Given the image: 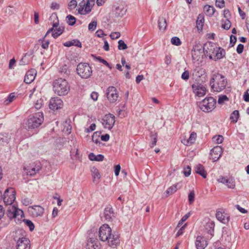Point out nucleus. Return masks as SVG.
Segmentation results:
<instances>
[{
    "label": "nucleus",
    "mask_w": 249,
    "mask_h": 249,
    "mask_svg": "<svg viewBox=\"0 0 249 249\" xmlns=\"http://www.w3.org/2000/svg\"><path fill=\"white\" fill-rule=\"evenodd\" d=\"M158 27L160 31H165L166 29L167 23L165 18L160 17L158 20Z\"/></svg>",
    "instance_id": "29"
},
{
    "label": "nucleus",
    "mask_w": 249,
    "mask_h": 249,
    "mask_svg": "<svg viewBox=\"0 0 249 249\" xmlns=\"http://www.w3.org/2000/svg\"><path fill=\"white\" fill-rule=\"evenodd\" d=\"M76 71L78 74L82 78H89L92 74L91 68L88 63H81L77 67Z\"/></svg>",
    "instance_id": "7"
},
{
    "label": "nucleus",
    "mask_w": 249,
    "mask_h": 249,
    "mask_svg": "<svg viewBox=\"0 0 249 249\" xmlns=\"http://www.w3.org/2000/svg\"><path fill=\"white\" fill-rule=\"evenodd\" d=\"M189 78L188 71H185L181 74V78L184 80H187Z\"/></svg>",
    "instance_id": "59"
},
{
    "label": "nucleus",
    "mask_w": 249,
    "mask_h": 249,
    "mask_svg": "<svg viewBox=\"0 0 249 249\" xmlns=\"http://www.w3.org/2000/svg\"><path fill=\"white\" fill-rule=\"evenodd\" d=\"M89 158L90 160L92 161H101L104 160V156L101 154L95 155L94 154V153H90L89 155Z\"/></svg>",
    "instance_id": "30"
},
{
    "label": "nucleus",
    "mask_w": 249,
    "mask_h": 249,
    "mask_svg": "<svg viewBox=\"0 0 249 249\" xmlns=\"http://www.w3.org/2000/svg\"><path fill=\"white\" fill-rule=\"evenodd\" d=\"M92 56L94 57L96 60H98L100 62L103 63L105 66L107 67L110 70H111L112 69V66L110 64H109L106 60L102 58L101 56H96L93 54L92 55Z\"/></svg>",
    "instance_id": "36"
},
{
    "label": "nucleus",
    "mask_w": 249,
    "mask_h": 249,
    "mask_svg": "<svg viewBox=\"0 0 249 249\" xmlns=\"http://www.w3.org/2000/svg\"><path fill=\"white\" fill-rule=\"evenodd\" d=\"M29 211L33 217H38L43 215L44 209L39 205H34L29 207Z\"/></svg>",
    "instance_id": "17"
},
{
    "label": "nucleus",
    "mask_w": 249,
    "mask_h": 249,
    "mask_svg": "<svg viewBox=\"0 0 249 249\" xmlns=\"http://www.w3.org/2000/svg\"><path fill=\"white\" fill-rule=\"evenodd\" d=\"M214 223L213 221H209L205 226V230L207 233L213 236L214 233Z\"/></svg>",
    "instance_id": "24"
},
{
    "label": "nucleus",
    "mask_w": 249,
    "mask_h": 249,
    "mask_svg": "<svg viewBox=\"0 0 249 249\" xmlns=\"http://www.w3.org/2000/svg\"><path fill=\"white\" fill-rule=\"evenodd\" d=\"M44 40V39H43V38L42 39H39V41H41L42 42V45H41L42 47L44 49H47L49 47V45L50 42L49 40H47V41H44L45 42H43Z\"/></svg>",
    "instance_id": "57"
},
{
    "label": "nucleus",
    "mask_w": 249,
    "mask_h": 249,
    "mask_svg": "<svg viewBox=\"0 0 249 249\" xmlns=\"http://www.w3.org/2000/svg\"><path fill=\"white\" fill-rule=\"evenodd\" d=\"M42 168V166L39 162H34L29 166L24 167V170L27 175L33 176L36 175Z\"/></svg>",
    "instance_id": "10"
},
{
    "label": "nucleus",
    "mask_w": 249,
    "mask_h": 249,
    "mask_svg": "<svg viewBox=\"0 0 249 249\" xmlns=\"http://www.w3.org/2000/svg\"><path fill=\"white\" fill-rule=\"evenodd\" d=\"M36 74V71L34 69H31L26 72L24 81L27 84H30L35 80Z\"/></svg>",
    "instance_id": "19"
},
{
    "label": "nucleus",
    "mask_w": 249,
    "mask_h": 249,
    "mask_svg": "<svg viewBox=\"0 0 249 249\" xmlns=\"http://www.w3.org/2000/svg\"><path fill=\"white\" fill-rule=\"evenodd\" d=\"M181 187L180 183H178L171 187H170L166 191V193L168 195H171L176 192L177 190L180 189Z\"/></svg>",
    "instance_id": "31"
},
{
    "label": "nucleus",
    "mask_w": 249,
    "mask_h": 249,
    "mask_svg": "<svg viewBox=\"0 0 249 249\" xmlns=\"http://www.w3.org/2000/svg\"><path fill=\"white\" fill-rule=\"evenodd\" d=\"M64 28L63 26H59L53 32L52 36L54 38H57L60 36L64 32Z\"/></svg>",
    "instance_id": "33"
},
{
    "label": "nucleus",
    "mask_w": 249,
    "mask_h": 249,
    "mask_svg": "<svg viewBox=\"0 0 249 249\" xmlns=\"http://www.w3.org/2000/svg\"><path fill=\"white\" fill-rule=\"evenodd\" d=\"M203 54H205L204 46H203L199 43L196 44L192 50V56L193 59L198 60L201 56H203Z\"/></svg>",
    "instance_id": "11"
},
{
    "label": "nucleus",
    "mask_w": 249,
    "mask_h": 249,
    "mask_svg": "<svg viewBox=\"0 0 249 249\" xmlns=\"http://www.w3.org/2000/svg\"><path fill=\"white\" fill-rule=\"evenodd\" d=\"M222 154V148L220 146H216L212 148L210 153V159L213 162L217 161Z\"/></svg>",
    "instance_id": "16"
},
{
    "label": "nucleus",
    "mask_w": 249,
    "mask_h": 249,
    "mask_svg": "<svg viewBox=\"0 0 249 249\" xmlns=\"http://www.w3.org/2000/svg\"><path fill=\"white\" fill-rule=\"evenodd\" d=\"M195 192L191 191L188 195V200L190 204H192L195 200Z\"/></svg>",
    "instance_id": "52"
},
{
    "label": "nucleus",
    "mask_w": 249,
    "mask_h": 249,
    "mask_svg": "<svg viewBox=\"0 0 249 249\" xmlns=\"http://www.w3.org/2000/svg\"><path fill=\"white\" fill-rule=\"evenodd\" d=\"M53 88L54 92L59 96L67 95L70 90L68 82L63 78H58L54 81Z\"/></svg>",
    "instance_id": "5"
},
{
    "label": "nucleus",
    "mask_w": 249,
    "mask_h": 249,
    "mask_svg": "<svg viewBox=\"0 0 249 249\" xmlns=\"http://www.w3.org/2000/svg\"><path fill=\"white\" fill-rule=\"evenodd\" d=\"M15 98V92L11 93L7 98V99L4 101V103L6 105H8L11 102H12L14 99Z\"/></svg>",
    "instance_id": "50"
},
{
    "label": "nucleus",
    "mask_w": 249,
    "mask_h": 249,
    "mask_svg": "<svg viewBox=\"0 0 249 249\" xmlns=\"http://www.w3.org/2000/svg\"><path fill=\"white\" fill-rule=\"evenodd\" d=\"M239 117V111L237 110L233 111L231 114L230 120L231 122H233L234 123H236Z\"/></svg>",
    "instance_id": "35"
},
{
    "label": "nucleus",
    "mask_w": 249,
    "mask_h": 249,
    "mask_svg": "<svg viewBox=\"0 0 249 249\" xmlns=\"http://www.w3.org/2000/svg\"><path fill=\"white\" fill-rule=\"evenodd\" d=\"M237 40L236 37L233 35H231L230 36V44H231V47H233L235 44Z\"/></svg>",
    "instance_id": "60"
},
{
    "label": "nucleus",
    "mask_w": 249,
    "mask_h": 249,
    "mask_svg": "<svg viewBox=\"0 0 249 249\" xmlns=\"http://www.w3.org/2000/svg\"><path fill=\"white\" fill-rule=\"evenodd\" d=\"M244 46L243 44H239L237 46V48H236V51H237V53L239 54H241V53H242L243 50H244Z\"/></svg>",
    "instance_id": "62"
},
{
    "label": "nucleus",
    "mask_w": 249,
    "mask_h": 249,
    "mask_svg": "<svg viewBox=\"0 0 249 249\" xmlns=\"http://www.w3.org/2000/svg\"><path fill=\"white\" fill-rule=\"evenodd\" d=\"M19 232L22 237H19L17 241V249H30V241L26 237V232L23 230H20Z\"/></svg>",
    "instance_id": "9"
},
{
    "label": "nucleus",
    "mask_w": 249,
    "mask_h": 249,
    "mask_svg": "<svg viewBox=\"0 0 249 249\" xmlns=\"http://www.w3.org/2000/svg\"><path fill=\"white\" fill-rule=\"evenodd\" d=\"M8 141V138L5 134H0V144L3 145L4 143H7Z\"/></svg>",
    "instance_id": "45"
},
{
    "label": "nucleus",
    "mask_w": 249,
    "mask_h": 249,
    "mask_svg": "<svg viewBox=\"0 0 249 249\" xmlns=\"http://www.w3.org/2000/svg\"><path fill=\"white\" fill-rule=\"evenodd\" d=\"M191 173V168L189 166H187L185 168L183 171V174L185 177H188Z\"/></svg>",
    "instance_id": "56"
},
{
    "label": "nucleus",
    "mask_w": 249,
    "mask_h": 249,
    "mask_svg": "<svg viewBox=\"0 0 249 249\" xmlns=\"http://www.w3.org/2000/svg\"><path fill=\"white\" fill-rule=\"evenodd\" d=\"M67 23L70 26H72L75 24L76 22V18L71 15L66 17Z\"/></svg>",
    "instance_id": "39"
},
{
    "label": "nucleus",
    "mask_w": 249,
    "mask_h": 249,
    "mask_svg": "<svg viewBox=\"0 0 249 249\" xmlns=\"http://www.w3.org/2000/svg\"><path fill=\"white\" fill-rule=\"evenodd\" d=\"M227 84V79L223 75L218 73L213 74L210 81L212 89L216 92H220L225 89Z\"/></svg>",
    "instance_id": "4"
},
{
    "label": "nucleus",
    "mask_w": 249,
    "mask_h": 249,
    "mask_svg": "<svg viewBox=\"0 0 249 249\" xmlns=\"http://www.w3.org/2000/svg\"><path fill=\"white\" fill-rule=\"evenodd\" d=\"M115 116L111 114L106 115L102 120V124L105 128L110 130L115 124Z\"/></svg>",
    "instance_id": "13"
},
{
    "label": "nucleus",
    "mask_w": 249,
    "mask_h": 249,
    "mask_svg": "<svg viewBox=\"0 0 249 249\" xmlns=\"http://www.w3.org/2000/svg\"><path fill=\"white\" fill-rule=\"evenodd\" d=\"M195 168L196 173L199 174L204 178H206L207 174L203 165L199 164Z\"/></svg>",
    "instance_id": "25"
},
{
    "label": "nucleus",
    "mask_w": 249,
    "mask_h": 249,
    "mask_svg": "<svg viewBox=\"0 0 249 249\" xmlns=\"http://www.w3.org/2000/svg\"><path fill=\"white\" fill-rule=\"evenodd\" d=\"M64 46L66 47H71L72 46H76L77 47L81 48L82 47V44L81 42L78 40V39H73L71 41H69L65 42L63 44Z\"/></svg>",
    "instance_id": "26"
},
{
    "label": "nucleus",
    "mask_w": 249,
    "mask_h": 249,
    "mask_svg": "<svg viewBox=\"0 0 249 249\" xmlns=\"http://www.w3.org/2000/svg\"><path fill=\"white\" fill-rule=\"evenodd\" d=\"M196 27L198 30H202L203 29V24L204 23V17L201 15H199L196 21Z\"/></svg>",
    "instance_id": "32"
},
{
    "label": "nucleus",
    "mask_w": 249,
    "mask_h": 249,
    "mask_svg": "<svg viewBox=\"0 0 249 249\" xmlns=\"http://www.w3.org/2000/svg\"><path fill=\"white\" fill-rule=\"evenodd\" d=\"M101 132L99 131L95 132L92 136V141L95 143H100L99 138L100 137Z\"/></svg>",
    "instance_id": "40"
},
{
    "label": "nucleus",
    "mask_w": 249,
    "mask_h": 249,
    "mask_svg": "<svg viewBox=\"0 0 249 249\" xmlns=\"http://www.w3.org/2000/svg\"><path fill=\"white\" fill-rule=\"evenodd\" d=\"M89 249H99L98 245H94L92 243L88 244Z\"/></svg>",
    "instance_id": "64"
},
{
    "label": "nucleus",
    "mask_w": 249,
    "mask_h": 249,
    "mask_svg": "<svg viewBox=\"0 0 249 249\" xmlns=\"http://www.w3.org/2000/svg\"><path fill=\"white\" fill-rule=\"evenodd\" d=\"M225 1L224 0H215V6L219 8L225 7Z\"/></svg>",
    "instance_id": "51"
},
{
    "label": "nucleus",
    "mask_w": 249,
    "mask_h": 249,
    "mask_svg": "<svg viewBox=\"0 0 249 249\" xmlns=\"http://www.w3.org/2000/svg\"><path fill=\"white\" fill-rule=\"evenodd\" d=\"M193 92L198 97H202L205 95L206 92V87L199 83H195L192 85Z\"/></svg>",
    "instance_id": "15"
},
{
    "label": "nucleus",
    "mask_w": 249,
    "mask_h": 249,
    "mask_svg": "<svg viewBox=\"0 0 249 249\" xmlns=\"http://www.w3.org/2000/svg\"><path fill=\"white\" fill-rule=\"evenodd\" d=\"M97 21L95 20L92 21L88 26V29L89 31H94L97 26Z\"/></svg>",
    "instance_id": "49"
},
{
    "label": "nucleus",
    "mask_w": 249,
    "mask_h": 249,
    "mask_svg": "<svg viewBox=\"0 0 249 249\" xmlns=\"http://www.w3.org/2000/svg\"><path fill=\"white\" fill-rule=\"evenodd\" d=\"M186 226L187 224L186 223L178 230V231L177 232L176 235V237H178L179 236L182 235L183 233L184 229L186 228Z\"/></svg>",
    "instance_id": "55"
},
{
    "label": "nucleus",
    "mask_w": 249,
    "mask_h": 249,
    "mask_svg": "<svg viewBox=\"0 0 249 249\" xmlns=\"http://www.w3.org/2000/svg\"><path fill=\"white\" fill-rule=\"evenodd\" d=\"M204 10L206 14L210 17L213 16L216 11L213 6L209 5H205L204 7Z\"/></svg>",
    "instance_id": "27"
},
{
    "label": "nucleus",
    "mask_w": 249,
    "mask_h": 249,
    "mask_svg": "<svg viewBox=\"0 0 249 249\" xmlns=\"http://www.w3.org/2000/svg\"><path fill=\"white\" fill-rule=\"evenodd\" d=\"M94 5L91 4L89 0H87L86 1L85 0H82L81 2L79 3V6H84L85 7V14L89 13L91 11V9L92 6Z\"/></svg>",
    "instance_id": "23"
},
{
    "label": "nucleus",
    "mask_w": 249,
    "mask_h": 249,
    "mask_svg": "<svg viewBox=\"0 0 249 249\" xmlns=\"http://www.w3.org/2000/svg\"><path fill=\"white\" fill-rule=\"evenodd\" d=\"M31 60V55L26 53L20 60L19 65H24L28 64L30 62Z\"/></svg>",
    "instance_id": "34"
},
{
    "label": "nucleus",
    "mask_w": 249,
    "mask_h": 249,
    "mask_svg": "<svg viewBox=\"0 0 249 249\" xmlns=\"http://www.w3.org/2000/svg\"><path fill=\"white\" fill-rule=\"evenodd\" d=\"M196 133L193 132L190 134V136L189 138V139L187 140V145L189 144H193L195 142L196 139Z\"/></svg>",
    "instance_id": "41"
},
{
    "label": "nucleus",
    "mask_w": 249,
    "mask_h": 249,
    "mask_svg": "<svg viewBox=\"0 0 249 249\" xmlns=\"http://www.w3.org/2000/svg\"><path fill=\"white\" fill-rule=\"evenodd\" d=\"M217 219L223 224H227L230 220V216L229 214L225 212L218 211L216 213Z\"/></svg>",
    "instance_id": "21"
},
{
    "label": "nucleus",
    "mask_w": 249,
    "mask_h": 249,
    "mask_svg": "<svg viewBox=\"0 0 249 249\" xmlns=\"http://www.w3.org/2000/svg\"><path fill=\"white\" fill-rule=\"evenodd\" d=\"M44 120L43 114L42 112H37L29 116L26 121L25 128L26 129H32L39 127Z\"/></svg>",
    "instance_id": "6"
},
{
    "label": "nucleus",
    "mask_w": 249,
    "mask_h": 249,
    "mask_svg": "<svg viewBox=\"0 0 249 249\" xmlns=\"http://www.w3.org/2000/svg\"><path fill=\"white\" fill-rule=\"evenodd\" d=\"M190 216V213H188L185 215H184L182 217L181 220L179 221V222L178 223L177 228H179V227H180L182 225V224H183V223L184 222H185L189 218V217Z\"/></svg>",
    "instance_id": "44"
},
{
    "label": "nucleus",
    "mask_w": 249,
    "mask_h": 249,
    "mask_svg": "<svg viewBox=\"0 0 249 249\" xmlns=\"http://www.w3.org/2000/svg\"><path fill=\"white\" fill-rule=\"evenodd\" d=\"M195 245L197 249H204L208 245L207 241L205 237L198 236L196 237Z\"/></svg>",
    "instance_id": "20"
},
{
    "label": "nucleus",
    "mask_w": 249,
    "mask_h": 249,
    "mask_svg": "<svg viewBox=\"0 0 249 249\" xmlns=\"http://www.w3.org/2000/svg\"><path fill=\"white\" fill-rule=\"evenodd\" d=\"M205 55L209 56L210 59L215 61L223 58L225 54L223 49L217 47L214 43L209 42L204 45Z\"/></svg>",
    "instance_id": "3"
},
{
    "label": "nucleus",
    "mask_w": 249,
    "mask_h": 249,
    "mask_svg": "<svg viewBox=\"0 0 249 249\" xmlns=\"http://www.w3.org/2000/svg\"><path fill=\"white\" fill-rule=\"evenodd\" d=\"M3 202L6 205H9L7 210V214L10 219L16 218V190L14 188H10L5 190L3 196Z\"/></svg>",
    "instance_id": "1"
},
{
    "label": "nucleus",
    "mask_w": 249,
    "mask_h": 249,
    "mask_svg": "<svg viewBox=\"0 0 249 249\" xmlns=\"http://www.w3.org/2000/svg\"><path fill=\"white\" fill-rule=\"evenodd\" d=\"M217 181L226 185L229 188L233 189L235 186V182L232 178L228 179L223 176H221L217 179Z\"/></svg>",
    "instance_id": "22"
},
{
    "label": "nucleus",
    "mask_w": 249,
    "mask_h": 249,
    "mask_svg": "<svg viewBox=\"0 0 249 249\" xmlns=\"http://www.w3.org/2000/svg\"><path fill=\"white\" fill-rule=\"evenodd\" d=\"M222 25L221 27L226 30H228L231 27V22L230 21L229 19H226L225 20H222Z\"/></svg>",
    "instance_id": "38"
},
{
    "label": "nucleus",
    "mask_w": 249,
    "mask_h": 249,
    "mask_svg": "<svg viewBox=\"0 0 249 249\" xmlns=\"http://www.w3.org/2000/svg\"><path fill=\"white\" fill-rule=\"evenodd\" d=\"M121 36L119 32H113L111 33L110 37L112 39H115L118 38Z\"/></svg>",
    "instance_id": "58"
},
{
    "label": "nucleus",
    "mask_w": 249,
    "mask_h": 249,
    "mask_svg": "<svg viewBox=\"0 0 249 249\" xmlns=\"http://www.w3.org/2000/svg\"><path fill=\"white\" fill-rule=\"evenodd\" d=\"M23 222H24L25 224L28 226L30 231H33L35 229V225L34 223L30 220L23 219Z\"/></svg>",
    "instance_id": "42"
},
{
    "label": "nucleus",
    "mask_w": 249,
    "mask_h": 249,
    "mask_svg": "<svg viewBox=\"0 0 249 249\" xmlns=\"http://www.w3.org/2000/svg\"><path fill=\"white\" fill-rule=\"evenodd\" d=\"M90 97L93 101H97L98 97V93L93 91L91 93Z\"/></svg>",
    "instance_id": "63"
},
{
    "label": "nucleus",
    "mask_w": 249,
    "mask_h": 249,
    "mask_svg": "<svg viewBox=\"0 0 249 249\" xmlns=\"http://www.w3.org/2000/svg\"><path fill=\"white\" fill-rule=\"evenodd\" d=\"M150 137L151 140L150 147L152 148L156 145L158 136L157 133H155L154 134H151Z\"/></svg>",
    "instance_id": "43"
},
{
    "label": "nucleus",
    "mask_w": 249,
    "mask_h": 249,
    "mask_svg": "<svg viewBox=\"0 0 249 249\" xmlns=\"http://www.w3.org/2000/svg\"><path fill=\"white\" fill-rule=\"evenodd\" d=\"M107 99L110 103H115L118 98V92L117 89L113 86L109 87L106 92Z\"/></svg>",
    "instance_id": "12"
},
{
    "label": "nucleus",
    "mask_w": 249,
    "mask_h": 249,
    "mask_svg": "<svg viewBox=\"0 0 249 249\" xmlns=\"http://www.w3.org/2000/svg\"><path fill=\"white\" fill-rule=\"evenodd\" d=\"M63 130L67 132L68 134H70L71 132V126L68 124L66 123L64 125Z\"/></svg>",
    "instance_id": "61"
},
{
    "label": "nucleus",
    "mask_w": 249,
    "mask_h": 249,
    "mask_svg": "<svg viewBox=\"0 0 249 249\" xmlns=\"http://www.w3.org/2000/svg\"><path fill=\"white\" fill-rule=\"evenodd\" d=\"M91 172L93 182H97L98 180H96V178L98 180L101 178V176L100 175L98 170L96 167H92L91 168Z\"/></svg>",
    "instance_id": "28"
},
{
    "label": "nucleus",
    "mask_w": 249,
    "mask_h": 249,
    "mask_svg": "<svg viewBox=\"0 0 249 249\" xmlns=\"http://www.w3.org/2000/svg\"><path fill=\"white\" fill-rule=\"evenodd\" d=\"M77 4V2L76 0H71L68 4L69 8L70 9H73L76 7Z\"/></svg>",
    "instance_id": "54"
},
{
    "label": "nucleus",
    "mask_w": 249,
    "mask_h": 249,
    "mask_svg": "<svg viewBox=\"0 0 249 249\" xmlns=\"http://www.w3.org/2000/svg\"><path fill=\"white\" fill-rule=\"evenodd\" d=\"M226 101H229V98L228 97L225 95H221L219 96L218 103L219 104H222Z\"/></svg>",
    "instance_id": "53"
},
{
    "label": "nucleus",
    "mask_w": 249,
    "mask_h": 249,
    "mask_svg": "<svg viewBox=\"0 0 249 249\" xmlns=\"http://www.w3.org/2000/svg\"><path fill=\"white\" fill-rule=\"evenodd\" d=\"M115 213L112 206L107 205L105 209L103 216L107 221H111L115 217Z\"/></svg>",
    "instance_id": "18"
},
{
    "label": "nucleus",
    "mask_w": 249,
    "mask_h": 249,
    "mask_svg": "<svg viewBox=\"0 0 249 249\" xmlns=\"http://www.w3.org/2000/svg\"><path fill=\"white\" fill-rule=\"evenodd\" d=\"M25 215L23 211L18 208L17 207V219L18 221H23V219L24 218Z\"/></svg>",
    "instance_id": "37"
},
{
    "label": "nucleus",
    "mask_w": 249,
    "mask_h": 249,
    "mask_svg": "<svg viewBox=\"0 0 249 249\" xmlns=\"http://www.w3.org/2000/svg\"><path fill=\"white\" fill-rule=\"evenodd\" d=\"M171 42L172 44L176 46H179L181 44V42L180 39L178 37H173L171 38Z\"/></svg>",
    "instance_id": "47"
},
{
    "label": "nucleus",
    "mask_w": 249,
    "mask_h": 249,
    "mask_svg": "<svg viewBox=\"0 0 249 249\" xmlns=\"http://www.w3.org/2000/svg\"><path fill=\"white\" fill-rule=\"evenodd\" d=\"M216 101L212 97L206 98L200 103V108L204 112L212 111L215 107Z\"/></svg>",
    "instance_id": "8"
},
{
    "label": "nucleus",
    "mask_w": 249,
    "mask_h": 249,
    "mask_svg": "<svg viewBox=\"0 0 249 249\" xmlns=\"http://www.w3.org/2000/svg\"><path fill=\"white\" fill-rule=\"evenodd\" d=\"M118 49L120 50H124L127 48V45L122 40L118 41Z\"/></svg>",
    "instance_id": "46"
},
{
    "label": "nucleus",
    "mask_w": 249,
    "mask_h": 249,
    "mask_svg": "<svg viewBox=\"0 0 249 249\" xmlns=\"http://www.w3.org/2000/svg\"><path fill=\"white\" fill-rule=\"evenodd\" d=\"M99 236L101 241H107L110 247H113L120 244L119 235L118 234H112L111 229L107 224H104L100 228Z\"/></svg>",
    "instance_id": "2"
},
{
    "label": "nucleus",
    "mask_w": 249,
    "mask_h": 249,
    "mask_svg": "<svg viewBox=\"0 0 249 249\" xmlns=\"http://www.w3.org/2000/svg\"><path fill=\"white\" fill-rule=\"evenodd\" d=\"M213 141L215 142L217 144L221 143L223 140L224 138L221 135H218V136H214L213 138Z\"/></svg>",
    "instance_id": "48"
},
{
    "label": "nucleus",
    "mask_w": 249,
    "mask_h": 249,
    "mask_svg": "<svg viewBox=\"0 0 249 249\" xmlns=\"http://www.w3.org/2000/svg\"><path fill=\"white\" fill-rule=\"evenodd\" d=\"M63 102L59 97L52 98L49 102V107L51 110H55L62 108Z\"/></svg>",
    "instance_id": "14"
}]
</instances>
